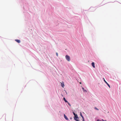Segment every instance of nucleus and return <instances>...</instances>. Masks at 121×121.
<instances>
[{"label": "nucleus", "mask_w": 121, "mask_h": 121, "mask_svg": "<svg viewBox=\"0 0 121 121\" xmlns=\"http://www.w3.org/2000/svg\"><path fill=\"white\" fill-rule=\"evenodd\" d=\"M83 121H85L84 118H83Z\"/></svg>", "instance_id": "f3484780"}, {"label": "nucleus", "mask_w": 121, "mask_h": 121, "mask_svg": "<svg viewBox=\"0 0 121 121\" xmlns=\"http://www.w3.org/2000/svg\"><path fill=\"white\" fill-rule=\"evenodd\" d=\"M73 114L74 116H75V115H76V114H75V113L74 112H73Z\"/></svg>", "instance_id": "f8f14e48"}, {"label": "nucleus", "mask_w": 121, "mask_h": 121, "mask_svg": "<svg viewBox=\"0 0 121 121\" xmlns=\"http://www.w3.org/2000/svg\"><path fill=\"white\" fill-rule=\"evenodd\" d=\"M80 115H81V117H82V114H81H81H80Z\"/></svg>", "instance_id": "dca6fc26"}, {"label": "nucleus", "mask_w": 121, "mask_h": 121, "mask_svg": "<svg viewBox=\"0 0 121 121\" xmlns=\"http://www.w3.org/2000/svg\"><path fill=\"white\" fill-rule=\"evenodd\" d=\"M97 121H100L99 120H97Z\"/></svg>", "instance_id": "a211bd4d"}, {"label": "nucleus", "mask_w": 121, "mask_h": 121, "mask_svg": "<svg viewBox=\"0 0 121 121\" xmlns=\"http://www.w3.org/2000/svg\"><path fill=\"white\" fill-rule=\"evenodd\" d=\"M95 109L97 110H99V109L98 108H97L96 107H95Z\"/></svg>", "instance_id": "9b49d317"}, {"label": "nucleus", "mask_w": 121, "mask_h": 121, "mask_svg": "<svg viewBox=\"0 0 121 121\" xmlns=\"http://www.w3.org/2000/svg\"><path fill=\"white\" fill-rule=\"evenodd\" d=\"M91 65H92V66H93V68H95V63L94 62H92L91 63Z\"/></svg>", "instance_id": "7ed1b4c3"}, {"label": "nucleus", "mask_w": 121, "mask_h": 121, "mask_svg": "<svg viewBox=\"0 0 121 121\" xmlns=\"http://www.w3.org/2000/svg\"><path fill=\"white\" fill-rule=\"evenodd\" d=\"M61 83V86H62L63 87H64V84H62V83Z\"/></svg>", "instance_id": "1a4fd4ad"}, {"label": "nucleus", "mask_w": 121, "mask_h": 121, "mask_svg": "<svg viewBox=\"0 0 121 121\" xmlns=\"http://www.w3.org/2000/svg\"><path fill=\"white\" fill-rule=\"evenodd\" d=\"M77 119V118H78V117L77 116V115L76 114V115L74 116V119Z\"/></svg>", "instance_id": "423d86ee"}, {"label": "nucleus", "mask_w": 121, "mask_h": 121, "mask_svg": "<svg viewBox=\"0 0 121 121\" xmlns=\"http://www.w3.org/2000/svg\"><path fill=\"white\" fill-rule=\"evenodd\" d=\"M82 89H83L84 92H87V91L86 90H85L84 88L82 87Z\"/></svg>", "instance_id": "6e6552de"}, {"label": "nucleus", "mask_w": 121, "mask_h": 121, "mask_svg": "<svg viewBox=\"0 0 121 121\" xmlns=\"http://www.w3.org/2000/svg\"><path fill=\"white\" fill-rule=\"evenodd\" d=\"M103 79H104V82L107 84L108 86L109 87V88L110 87V85L107 83V82L105 80L104 78H103Z\"/></svg>", "instance_id": "f03ea898"}, {"label": "nucleus", "mask_w": 121, "mask_h": 121, "mask_svg": "<svg viewBox=\"0 0 121 121\" xmlns=\"http://www.w3.org/2000/svg\"><path fill=\"white\" fill-rule=\"evenodd\" d=\"M81 117H82V119L84 118L83 116H82Z\"/></svg>", "instance_id": "2eb2a0df"}, {"label": "nucleus", "mask_w": 121, "mask_h": 121, "mask_svg": "<svg viewBox=\"0 0 121 121\" xmlns=\"http://www.w3.org/2000/svg\"><path fill=\"white\" fill-rule=\"evenodd\" d=\"M80 84H81V82H80Z\"/></svg>", "instance_id": "6ab92c4d"}, {"label": "nucleus", "mask_w": 121, "mask_h": 121, "mask_svg": "<svg viewBox=\"0 0 121 121\" xmlns=\"http://www.w3.org/2000/svg\"><path fill=\"white\" fill-rule=\"evenodd\" d=\"M56 56H58V53L56 52Z\"/></svg>", "instance_id": "4468645a"}, {"label": "nucleus", "mask_w": 121, "mask_h": 121, "mask_svg": "<svg viewBox=\"0 0 121 121\" xmlns=\"http://www.w3.org/2000/svg\"><path fill=\"white\" fill-rule=\"evenodd\" d=\"M65 58L66 60L69 61H70V57L68 55H66L65 56Z\"/></svg>", "instance_id": "f257e3e1"}, {"label": "nucleus", "mask_w": 121, "mask_h": 121, "mask_svg": "<svg viewBox=\"0 0 121 121\" xmlns=\"http://www.w3.org/2000/svg\"><path fill=\"white\" fill-rule=\"evenodd\" d=\"M77 119H75V118H74V119L75 120H76V121H79V120H78V119H77Z\"/></svg>", "instance_id": "9d476101"}, {"label": "nucleus", "mask_w": 121, "mask_h": 121, "mask_svg": "<svg viewBox=\"0 0 121 121\" xmlns=\"http://www.w3.org/2000/svg\"><path fill=\"white\" fill-rule=\"evenodd\" d=\"M64 100L65 101V102L66 103H68V102L66 100L65 98V97H64L63 98Z\"/></svg>", "instance_id": "0eeeda50"}, {"label": "nucleus", "mask_w": 121, "mask_h": 121, "mask_svg": "<svg viewBox=\"0 0 121 121\" xmlns=\"http://www.w3.org/2000/svg\"><path fill=\"white\" fill-rule=\"evenodd\" d=\"M64 117L65 118L66 120H68V118L67 117V116L65 115V114H64Z\"/></svg>", "instance_id": "39448f33"}, {"label": "nucleus", "mask_w": 121, "mask_h": 121, "mask_svg": "<svg viewBox=\"0 0 121 121\" xmlns=\"http://www.w3.org/2000/svg\"><path fill=\"white\" fill-rule=\"evenodd\" d=\"M15 40L18 43H20V41L19 40L15 39Z\"/></svg>", "instance_id": "20e7f679"}, {"label": "nucleus", "mask_w": 121, "mask_h": 121, "mask_svg": "<svg viewBox=\"0 0 121 121\" xmlns=\"http://www.w3.org/2000/svg\"><path fill=\"white\" fill-rule=\"evenodd\" d=\"M68 103V104H69V105L70 106H71V105H70V103H68H68Z\"/></svg>", "instance_id": "ddd939ff"}]
</instances>
